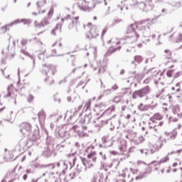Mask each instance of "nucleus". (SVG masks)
I'll return each mask as SVG.
<instances>
[{
    "mask_svg": "<svg viewBox=\"0 0 182 182\" xmlns=\"http://www.w3.org/2000/svg\"><path fill=\"white\" fill-rule=\"evenodd\" d=\"M97 155L96 151H92L87 156V159L81 158L82 162L86 169L95 167V163H96L97 160Z\"/></svg>",
    "mask_w": 182,
    "mask_h": 182,
    "instance_id": "obj_1",
    "label": "nucleus"
},
{
    "mask_svg": "<svg viewBox=\"0 0 182 182\" xmlns=\"http://www.w3.org/2000/svg\"><path fill=\"white\" fill-rule=\"evenodd\" d=\"M107 43H111L107 52V55H112L122 49V42L119 38L111 39L107 41Z\"/></svg>",
    "mask_w": 182,
    "mask_h": 182,
    "instance_id": "obj_2",
    "label": "nucleus"
},
{
    "mask_svg": "<svg viewBox=\"0 0 182 182\" xmlns=\"http://www.w3.org/2000/svg\"><path fill=\"white\" fill-rule=\"evenodd\" d=\"M164 124V122H160L159 124L155 125H151L149 123V129L146 132V134H151V136H157L160 130H161V127H163Z\"/></svg>",
    "mask_w": 182,
    "mask_h": 182,
    "instance_id": "obj_3",
    "label": "nucleus"
},
{
    "mask_svg": "<svg viewBox=\"0 0 182 182\" xmlns=\"http://www.w3.org/2000/svg\"><path fill=\"white\" fill-rule=\"evenodd\" d=\"M74 4L77 6L80 11L89 12L92 8L89 6V1L86 0H74Z\"/></svg>",
    "mask_w": 182,
    "mask_h": 182,
    "instance_id": "obj_4",
    "label": "nucleus"
},
{
    "mask_svg": "<svg viewBox=\"0 0 182 182\" xmlns=\"http://www.w3.org/2000/svg\"><path fill=\"white\" fill-rule=\"evenodd\" d=\"M62 22H67L70 29H72V28H77V25H79V16L71 18L70 16H67L64 18H62Z\"/></svg>",
    "mask_w": 182,
    "mask_h": 182,
    "instance_id": "obj_5",
    "label": "nucleus"
},
{
    "mask_svg": "<svg viewBox=\"0 0 182 182\" xmlns=\"http://www.w3.org/2000/svg\"><path fill=\"white\" fill-rule=\"evenodd\" d=\"M87 26L90 28L89 31L87 33L88 39H95L99 36V28L96 26H93L92 23H88Z\"/></svg>",
    "mask_w": 182,
    "mask_h": 182,
    "instance_id": "obj_6",
    "label": "nucleus"
},
{
    "mask_svg": "<svg viewBox=\"0 0 182 182\" xmlns=\"http://www.w3.org/2000/svg\"><path fill=\"white\" fill-rule=\"evenodd\" d=\"M125 38L127 39H132L134 42H136L140 38V36L136 33V31L133 29V27L132 26H129L127 28V33Z\"/></svg>",
    "mask_w": 182,
    "mask_h": 182,
    "instance_id": "obj_7",
    "label": "nucleus"
},
{
    "mask_svg": "<svg viewBox=\"0 0 182 182\" xmlns=\"http://www.w3.org/2000/svg\"><path fill=\"white\" fill-rule=\"evenodd\" d=\"M8 93L5 95V97H11V99H16L18 96V90L15 88L13 84L9 85L7 88Z\"/></svg>",
    "mask_w": 182,
    "mask_h": 182,
    "instance_id": "obj_8",
    "label": "nucleus"
},
{
    "mask_svg": "<svg viewBox=\"0 0 182 182\" xmlns=\"http://www.w3.org/2000/svg\"><path fill=\"white\" fill-rule=\"evenodd\" d=\"M149 92L150 90L149 89V87H145L141 90L135 91L132 95V97L134 99H137L138 97H144V96L148 95Z\"/></svg>",
    "mask_w": 182,
    "mask_h": 182,
    "instance_id": "obj_9",
    "label": "nucleus"
},
{
    "mask_svg": "<svg viewBox=\"0 0 182 182\" xmlns=\"http://www.w3.org/2000/svg\"><path fill=\"white\" fill-rule=\"evenodd\" d=\"M173 112V115L171 117V119H173V122H177L178 119H181L182 114H181V111L180 110V107L178 106L174 107Z\"/></svg>",
    "mask_w": 182,
    "mask_h": 182,
    "instance_id": "obj_10",
    "label": "nucleus"
},
{
    "mask_svg": "<svg viewBox=\"0 0 182 182\" xmlns=\"http://www.w3.org/2000/svg\"><path fill=\"white\" fill-rule=\"evenodd\" d=\"M46 5V0H39L37 2V8L38 9V14H45L46 12V9H42Z\"/></svg>",
    "mask_w": 182,
    "mask_h": 182,
    "instance_id": "obj_11",
    "label": "nucleus"
},
{
    "mask_svg": "<svg viewBox=\"0 0 182 182\" xmlns=\"http://www.w3.org/2000/svg\"><path fill=\"white\" fill-rule=\"evenodd\" d=\"M171 41H173L176 43H178V42H181L182 34L180 33H173L172 36H171Z\"/></svg>",
    "mask_w": 182,
    "mask_h": 182,
    "instance_id": "obj_12",
    "label": "nucleus"
},
{
    "mask_svg": "<svg viewBox=\"0 0 182 182\" xmlns=\"http://www.w3.org/2000/svg\"><path fill=\"white\" fill-rule=\"evenodd\" d=\"M163 119V115L160 113H156L151 117V121L154 123L156 120H161Z\"/></svg>",
    "mask_w": 182,
    "mask_h": 182,
    "instance_id": "obj_13",
    "label": "nucleus"
},
{
    "mask_svg": "<svg viewBox=\"0 0 182 182\" xmlns=\"http://www.w3.org/2000/svg\"><path fill=\"white\" fill-rule=\"evenodd\" d=\"M144 178V175L141 173L138 176L135 178V179H132L130 182H141V180Z\"/></svg>",
    "mask_w": 182,
    "mask_h": 182,
    "instance_id": "obj_14",
    "label": "nucleus"
},
{
    "mask_svg": "<svg viewBox=\"0 0 182 182\" xmlns=\"http://www.w3.org/2000/svg\"><path fill=\"white\" fill-rule=\"evenodd\" d=\"M53 14H55V9H53V6H52L47 14L48 18H52V16H53Z\"/></svg>",
    "mask_w": 182,
    "mask_h": 182,
    "instance_id": "obj_15",
    "label": "nucleus"
},
{
    "mask_svg": "<svg viewBox=\"0 0 182 182\" xmlns=\"http://www.w3.org/2000/svg\"><path fill=\"white\" fill-rule=\"evenodd\" d=\"M62 29V26L61 25H58L57 26L53 31H52V33L53 35H56V32H60Z\"/></svg>",
    "mask_w": 182,
    "mask_h": 182,
    "instance_id": "obj_16",
    "label": "nucleus"
},
{
    "mask_svg": "<svg viewBox=\"0 0 182 182\" xmlns=\"http://www.w3.org/2000/svg\"><path fill=\"white\" fill-rule=\"evenodd\" d=\"M116 182H126V179L124 178V176L119 175V176H117Z\"/></svg>",
    "mask_w": 182,
    "mask_h": 182,
    "instance_id": "obj_17",
    "label": "nucleus"
},
{
    "mask_svg": "<svg viewBox=\"0 0 182 182\" xmlns=\"http://www.w3.org/2000/svg\"><path fill=\"white\" fill-rule=\"evenodd\" d=\"M169 160L170 158H168V156H165L160 160V163H167Z\"/></svg>",
    "mask_w": 182,
    "mask_h": 182,
    "instance_id": "obj_18",
    "label": "nucleus"
},
{
    "mask_svg": "<svg viewBox=\"0 0 182 182\" xmlns=\"http://www.w3.org/2000/svg\"><path fill=\"white\" fill-rule=\"evenodd\" d=\"M148 73H152L151 76H157L158 73L157 71L154 70V69L150 70Z\"/></svg>",
    "mask_w": 182,
    "mask_h": 182,
    "instance_id": "obj_19",
    "label": "nucleus"
},
{
    "mask_svg": "<svg viewBox=\"0 0 182 182\" xmlns=\"http://www.w3.org/2000/svg\"><path fill=\"white\" fill-rule=\"evenodd\" d=\"M92 105V102L90 101H88L85 105V107H86V110H87L88 109H90V106Z\"/></svg>",
    "mask_w": 182,
    "mask_h": 182,
    "instance_id": "obj_20",
    "label": "nucleus"
},
{
    "mask_svg": "<svg viewBox=\"0 0 182 182\" xmlns=\"http://www.w3.org/2000/svg\"><path fill=\"white\" fill-rule=\"evenodd\" d=\"M136 62H141L143 60V58L140 55H137L135 57Z\"/></svg>",
    "mask_w": 182,
    "mask_h": 182,
    "instance_id": "obj_21",
    "label": "nucleus"
},
{
    "mask_svg": "<svg viewBox=\"0 0 182 182\" xmlns=\"http://www.w3.org/2000/svg\"><path fill=\"white\" fill-rule=\"evenodd\" d=\"M21 45H22L23 46H25L28 45V40H26V39H23V40L21 41Z\"/></svg>",
    "mask_w": 182,
    "mask_h": 182,
    "instance_id": "obj_22",
    "label": "nucleus"
},
{
    "mask_svg": "<svg viewBox=\"0 0 182 182\" xmlns=\"http://www.w3.org/2000/svg\"><path fill=\"white\" fill-rule=\"evenodd\" d=\"M107 33V28H104L102 33V38H103Z\"/></svg>",
    "mask_w": 182,
    "mask_h": 182,
    "instance_id": "obj_23",
    "label": "nucleus"
},
{
    "mask_svg": "<svg viewBox=\"0 0 182 182\" xmlns=\"http://www.w3.org/2000/svg\"><path fill=\"white\" fill-rule=\"evenodd\" d=\"M28 101L31 103L33 102V97L32 95H28Z\"/></svg>",
    "mask_w": 182,
    "mask_h": 182,
    "instance_id": "obj_24",
    "label": "nucleus"
},
{
    "mask_svg": "<svg viewBox=\"0 0 182 182\" xmlns=\"http://www.w3.org/2000/svg\"><path fill=\"white\" fill-rule=\"evenodd\" d=\"M120 22H122V20L116 19L114 21V25H117V23H120Z\"/></svg>",
    "mask_w": 182,
    "mask_h": 182,
    "instance_id": "obj_25",
    "label": "nucleus"
},
{
    "mask_svg": "<svg viewBox=\"0 0 182 182\" xmlns=\"http://www.w3.org/2000/svg\"><path fill=\"white\" fill-rule=\"evenodd\" d=\"M24 127H26L27 130H31V125L29 124H24Z\"/></svg>",
    "mask_w": 182,
    "mask_h": 182,
    "instance_id": "obj_26",
    "label": "nucleus"
},
{
    "mask_svg": "<svg viewBox=\"0 0 182 182\" xmlns=\"http://www.w3.org/2000/svg\"><path fill=\"white\" fill-rule=\"evenodd\" d=\"M49 22H48L46 20H44L41 22V26H45V25H48Z\"/></svg>",
    "mask_w": 182,
    "mask_h": 182,
    "instance_id": "obj_27",
    "label": "nucleus"
},
{
    "mask_svg": "<svg viewBox=\"0 0 182 182\" xmlns=\"http://www.w3.org/2000/svg\"><path fill=\"white\" fill-rule=\"evenodd\" d=\"M166 75H167L168 77H171V76H173V75L171 74V71H168L166 73Z\"/></svg>",
    "mask_w": 182,
    "mask_h": 182,
    "instance_id": "obj_28",
    "label": "nucleus"
},
{
    "mask_svg": "<svg viewBox=\"0 0 182 182\" xmlns=\"http://www.w3.org/2000/svg\"><path fill=\"white\" fill-rule=\"evenodd\" d=\"M1 31H3L4 33H5V32H6V31H7L6 26L1 27Z\"/></svg>",
    "mask_w": 182,
    "mask_h": 182,
    "instance_id": "obj_29",
    "label": "nucleus"
},
{
    "mask_svg": "<svg viewBox=\"0 0 182 182\" xmlns=\"http://www.w3.org/2000/svg\"><path fill=\"white\" fill-rule=\"evenodd\" d=\"M176 87H178V88H176V92H180V83L176 84Z\"/></svg>",
    "mask_w": 182,
    "mask_h": 182,
    "instance_id": "obj_30",
    "label": "nucleus"
},
{
    "mask_svg": "<svg viewBox=\"0 0 182 182\" xmlns=\"http://www.w3.org/2000/svg\"><path fill=\"white\" fill-rule=\"evenodd\" d=\"M100 73H102V72H105V67H101L99 70Z\"/></svg>",
    "mask_w": 182,
    "mask_h": 182,
    "instance_id": "obj_31",
    "label": "nucleus"
},
{
    "mask_svg": "<svg viewBox=\"0 0 182 182\" xmlns=\"http://www.w3.org/2000/svg\"><path fill=\"white\" fill-rule=\"evenodd\" d=\"M17 86H18V89H22V86H21V82H18Z\"/></svg>",
    "mask_w": 182,
    "mask_h": 182,
    "instance_id": "obj_32",
    "label": "nucleus"
},
{
    "mask_svg": "<svg viewBox=\"0 0 182 182\" xmlns=\"http://www.w3.org/2000/svg\"><path fill=\"white\" fill-rule=\"evenodd\" d=\"M112 89H113L114 90H117V89H119V87H117V85H114V86L112 87Z\"/></svg>",
    "mask_w": 182,
    "mask_h": 182,
    "instance_id": "obj_33",
    "label": "nucleus"
},
{
    "mask_svg": "<svg viewBox=\"0 0 182 182\" xmlns=\"http://www.w3.org/2000/svg\"><path fill=\"white\" fill-rule=\"evenodd\" d=\"M172 166H173V167H177V166H178V163L175 162V163L173 164Z\"/></svg>",
    "mask_w": 182,
    "mask_h": 182,
    "instance_id": "obj_34",
    "label": "nucleus"
},
{
    "mask_svg": "<svg viewBox=\"0 0 182 182\" xmlns=\"http://www.w3.org/2000/svg\"><path fill=\"white\" fill-rule=\"evenodd\" d=\"M28 178V175H24L23 176V180H26Z\"/></svg>",
    "mask_w": 182,
    "mask_h": 182,
    "instance_id": "obj_35",
    "label": "nucleus"
},
{
    "mask_svg": "<svg viewBox=\"0 0 182 182\" xmlns=\"http://www.w3.org/2000/svg\"><path fill=\"white\" fill-rule=\"evenodd\" d=\"M138 164H146V163L141 162V161H138Z\"/></svg>",
    "mask_w": 182,
    "mask_h": 182,
    "instance_id": "obj_36",
    "label": "nucleus"
},
{
    "mask_svg": "<svg viewBox=\"0 0 182 182\" xmlns=\"http://www.w3.org/2000/svg\"><path fill=\"white\" fill-rule=\"evenodd\" d=\"M5 109V107H2L1 108H0V112H2V110H4Z\"/></svg>",
    "mask_w": 182,
    "mask_h": 182,
    "instance_id": "obj_37",
    "label": "nucleus"
},
{
    "mask_svg": "<svg viewBox=\"0 0 182 182\" xmlns=\"http://www.w3.org/2000/svg\"><path fill=\"white\" fill-rule=\"evenodd\" d=\"M93 19H94V21H97V16H94Z\"/></svg>",
    "mask_w": 182,
    "mask_h": 182,
    "instance_id": "obj_38",
    "label": "nucleus"
},
{
    "mask_svg": "<svg viewBox=\"0 0 182 182\" xmlns=\"http://www.w3.org/2000/svg\"><path fill=\"white\" fill-rule=\"evenodd\" d=\"M170 154H174V152L172 151V152H171V153H168V156H170Z\"/></svg>",
    "mask_w": 182,
    "mask_h": 182,
    "instance_id": "obj_39",
    "label": "nucleus"
},
{
    "mask_svg": "<svg viewBox=\"0 0 182 182\" xmlns=\"http://www.w3.org/2000/svg\"><path fill=\"white\" fill-rule=\"evenodd\" d=\"M168 52H170L168 50H165L166 53H168Z\"/></svg>",
    "mask_w": 182,
    "mask_h": 182,
    "instance_id": "obj_40",
    "label": "nucleus"
},
{
    "mask_svg": "<svg viewBox=\"0 0 182 182\" xmlns=\"http://www.w3.org/2000/svg\"><path fill=\"white\" fill-rule=\"evenodd\" d=\"M171 90H176V87H173L171 88Z\"/></svg>",
    "mask_w": 182,
    "mask_h": 182,
    "instance_id": "obj_41",
    "label": "nucleus"
},
{
    "mask_svg": "<svg viewBox=\"0 0 182 182\" xmlns=\"http://www.w3.org/2000/svg\"><path fill=\"white\" fill-rule=\"evenodd\" d=\"M173 172L177 171V169H172Z\"/></svg>",
    "mask_w": 182,
    "mask_h": 182,
    "instance_id": "obj_42",
    "label": "nucleus"
},
{
    "mask_svg": "<svg viewBox=\"0 0 182 182\" xmlns=\"http://www.w3.org/2000/svg\"><path fill=\"white\" fill-rule=\"evenodd\" d=\"M28 6H31V3H28Z\"/></svg>",
    "mask_w": 182,
    "mask_h": 182,
    "instance_id": "obj_43",
    "label": "nucleus"
},
{
    "mask_svg": "<svg viewBox=\"0 0 182 182\" xmlns=\"http://www.w3.org/2000/svg\"><path fill=\"white\" fill-rule=\"evenodd\" d=\"M127 118H128V119H130V115H127Z\"/></svg>",
    "mask_w": 182,
    "mask_h": 182,
    "instance_id": "obj_44",
    "label": "nucleus"
},
{
    "mask_svg": "<svg viewBox=\"0 0 182 182\" xmlns=\"http://www.w3.org/2000/svg\"><path fill=\"white\" fill-rule=\"evenodd\" d=\"M178 164H181V161H178Z\"/></svg>",
    "mask_w": 182,
    "mask_h": 182,
    "instance_id": "obj_45",
    "label": "nucleus"
},
{
    "mask_svg": "<svg viewBox=\"0 0 182 182\" xmlns=\"http://www.w3.org/2000/svg\"><path fill=\"white\" fill-rule=\"evenodd\" d=\"M57 165H58V166L59 167V166H60V164L58 163Z\"/></svg>",
    "mask_w": 182,
    "mask_h": 182,
    "instance_id": "obj_46",
    "label": "nucleus"
},
{
    "mask_svg": "<svg viewBox=\"0 0 182 182\" xmlns=\"http://www.w3.org/2000/svg\"><path fill=\"white\" fill-rule=\"evenodd\" d=\"M99 181H100V182H102V179H100Z\"/></svg>",
    "mask_w": 182,
    "mask_h": 182,
    "instance_id": "obj_47",
    "label": "nucleus"
},
{
    "mask_svg": "<svg viewBox=\"0 0 182 182\" xmlns=\"http://www.w3.org/2000/svg\"><path fill=\"white\" fill-rule=\"evenodd\" d=\"M16 1H17V0H14V2L16 3Z\"/></svg>",
    "mask_w": 182,
    "mask_h": 182,
    "instance_id": "obj_48",
    "label": "nucleus"
},
{
    "mask_svg": "<svg viewBox=\"0 0 182 182\" xmlns=\"http://www.w3.org/2000/svg\"><path fill=\"white\" fill-rule=\"evenodd\" d=\"M60 46H62V43H60Z\"/></svg>",
    "mask_w": 182,
    "mask_h": 182,
    "instance_id": "obj_49",
    "label": "nucleus"
},
{
    "mask_svg": "<svg viewBox=\"0 0 182 182\" xmlns=\"http://www.w3.org/2000/svg\"><path fill=\"white\" fill-rule=\"evenodd\" d=\"M170 170H171V167H169Z\"/></svg>",
    "mask_w": 182,
    "mask_h": 182,
    "instance_id": "obj_50",
    "label": "nucleus"
},
{
    "mask_svg": "<svg viewBox=\"0 0 182 182\" xmlns=\"http://www.w3.org/2000/svg\"><path fill=\"white\" fill-rule=\"evenodd\" d=\"M177 97H180V96L178 95Z\"/></svg>",
    "mask_w": 182,
    "mask_h": 182,
    "instance_id": "obj_51",
    "label": "nucleus"
}]
</instances>
